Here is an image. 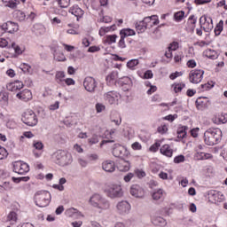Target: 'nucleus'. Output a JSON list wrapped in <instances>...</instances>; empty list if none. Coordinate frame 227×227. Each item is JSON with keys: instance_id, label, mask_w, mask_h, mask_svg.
<instances>
[{"instance_id": "52", "label": "nucleus", "mask_w": 227, "mask_h": 227, "mask_svg": "<svg viewBox=\"0 0 227 227\" xmlns=\"http://www.w3.org/2000/svg\"><path fill=\"white\" fill-rule=\"evenodd\" d=\"M12 48L16 54H22V49H20V46L17 45L15 43H12Z\"/></svg>"}, {"instance_id": "47", "label": "nucleus", "mask_w": 227, "mask_h": 227, "mask_svg": "<svg viewBox=\"0 0 227 227\" xmlns=\"http://www.w3.org/2000/svg\"><path fill=\"white\" fill-rule=\"evenodd\" d=\"M8 157V151L4 147H0V160Z\"/></svg>"}, {"instance_id": "27", "label": "nucleus", "mask_w": 227, "mask_h": 227, "mask_svg": "<svg viewBox=\"0 0 227 227\" xmlns=\"http://www.w3.org/2000/svg\"><path fill=\"white\" fill-rule=\"evenodd\" d=\"M121 36L127 38V36H134L136 35V31L130 28H123L120 32Z\"/></svg>"}, {"instance_id": "21", "label": "nucleus", "mask_w": 227, "mask_h": 227, "mask_svg": "<svg viewBox=\"0 0 227 227\" xmlns=\"http://www.w3.org/2000/svg\"><path fill=\"white\" fill-rule=\"evenodd\" d=\"M124 153H125V147L124 146H121L119 144L114 145V147L113 149L114 157H117L119 159H121V157H123Z\"/></svg>"}, {"instance_id": "43", "label": "nucleus", "mask_w": 227, "mask_h": 227, "mask_svg": "<svg viewBox=\"0 0 227 227\" xmlns=\"http://www.w3.org/2000/svg\"><path fill=\"white\" fill-rule=\"evenodd\" d=\"M33 148H35V150H43V143H42V141H34L33 142Z\"/></svg>"}, {"instance_id": "6", "label": "nucleus", "mask_w": 227, "mask_h": 227, "mask_svg": "<svg viewBox=\"0 0 227 227\" xmlns=\"http://www.w3.org/2000/svg\"><path fill=\"white\" fill-rule=\"evenodd\" d=\"M105 192L108 198L114 200V198H121L123 196V190L120 184H111L106 190Z\"/></svg>"}, {"instance_id": "28", "label": "nucleus", "mask_w": 227, "mask_h": 227, "mask_svg": "<svg viewBox=\"0 0 227 227\" xmlns=\"http://www.w3.org/2000/svg\"><path fill=\"white\" fill-rule=\"evenodd\" d=\"M13 17L20 20V22H23L26 20V13L20 10H17L13 12Z\"/></svg>"}, {"instance_id": "36", "label": "nucleus", "mask_w": 227, "mask_h": 227, "mask_svg": "<svg viewBox=\"0 0 227 227\" xmlns=\"http://www.w3.org/2000/svg\"><path fill=\"white\" fill-rule=\"evenodd\" d=\"M184 17H185V12L180 11L174 14V19L176 20V22H180V20H184Z\"/></svg>"}, {"instance_id": "57", "label": "nucleus", "mask_w": 227, "mask_h": 227, "mask_svg": "<svg viewBox=\"0 0 227 227\" xmlns=\"http://www.w3.org/2000/svg\"><path fill=\"white\" fill-rule=\"evenodd\" d=\"M118 47H120V49H125V47H127V45L125 44V37H123L122 35H121V39L118 43Z\"/></svg>"}, {"instance_id": "7", "label": "nucleus", "mask_w": 227, "mask_h": 227, "mask_svg": "<svg viewBox=\"0 0 227 227\" xmlns=\"http://www.w3.org/2000/svg\"><path fill=\"white\" fill-rule=\"evenodd\" d=\"M200 25L205 33H210V31L214 29V20L211 17L207 15H203L200 18Z\"/></svg>"}, {"instance_id": "56", "label": "nucleus", "mask_w": 227, "mask_h": 227, "mask_svg": "<svg viewBox=\"0 0 227 227\" xmlns=\"http://www.w3.org/2000/svg\"><path fill=\"white\" fill-rule=\"evenodd\" d=\"M181 75H184V74L182 72L176 71V73H172L169 75V79H171L172 81H175V79H176V77H181Z\"/></svg>"}, {"instance_id": "4", "label": "nucleus", "mask_w": 227, "mask_h": 227, "mask_svg": "<svg viewBox=\"0 0 227 227\" xmlns=\"http://www.w3.org/2000/svg\"><path fill=\"white\" fill-rule=\"evenodd\" d=\"M54 157L55 162L59 164V166H68L74 161L72 154L65 151H58L54 153Z\"/></svg>"}, {"instance_id": "63", "label": "nucleus", "mask_w": 227, "mask_h": 227, "mask_svg": "<svg viewBox=\"0 0 227 227\" xmlns=\"http://www.w3.org/2000/svg\"><path fill=\"white\" fill-rule=\"evenodd\" d=\"M188 68H196V60L194 59H190L186 63Z\"/></svg>"}, {"instance_id": "16", "label": "nucleus", "mask_w": 227, "mask_h": 227, "mask_svg": "<svg viewBox=\"0 0 227 227\" xmlns=\"http://www.w3.org/2000/svg\"><path fill=\"white\" fill-rule=\"evenodd\" d=\"M69 13L76 17L77 20H79V19H82L84 11H82L79 5H73L71 8H69Z\"/></svg>"}, {"instance_id": "50", "label": "nucleus", "mask_w": 227, "mask_h": 227, "mask_svg": "<svg viewBox=\"0 0 227 227\" xmlns=\"http://www.w3.org/2000/svg\"><path fill=\"white\" fill-rule=\"evenodd\" d=\"M75 212H77L76 208L71 207L69 209L66 210V215H67V217H74Z\"/></svg>"}, {"instance_id": "10", "label": "nucleus", "mask_w": 227, "mask_h": 227, "mask_svg": "<svg viewBox=\"0 0 227 227\" xmlns=\"http://www.w3.org/2000/svg\"><path fill=\"white\" fill-rule=\"evenodd\" d=\"M98 85V83H97V80L90 76H87L83 81V86L89 93H95V90H97Z\"/></svg>"}, {"instance_id": "64", "label": "nucleus", "mask_w": 227, "mask_h": 227, "mask_svg": "<svg viewBox=\"0 0 227 227\" xmlns=\"http://www.w3.org/2000/svg\"><path fill=\"white\" fill-rule=\"evenodd\" d=\"M134 178V174L132 173H128L126 176H124V182L129 183Z\"/></svg>"}, {"instance_id": "12", "label": "nucleus", "mask_w": 227, "mask_h": 227, "mask_svg": "<svg viewBox=\"0 0 227 227\" xmlns=\"http://www.w3.org/2000/svg\"><path fill=\"white\" fill-rule=\"evenodd\" d=\"M116 208L121 215H125V214L130 212V204L127 200H121V202H118Z\"/></svg>"}, {"instance_id": "31", "label": "nucleus", "mask_w": 227, "mask_h": 227, "mask_svg": "<svg viewBox=\"0 0 227 227\" xmlns=\"http://www.w3.org/2000/svg\"><path fill=\"white\" fill-rule=\"evenodd\" d=\"M187 126H182L177 129V137L179 139H184L187 136Z\"/></svg>"}, {"instance_id": "2", "label": "nucleus", "mask_w": 227, "mask_h": 227, "mask_svg": "<svg viewBox=\"0 0 227 227\" xmlns=\"http://www.w3.org/2000/svg\"><path fill=\"white\" fill-rule=\"evenodd\" d=\"M89 203L94 208H98V210H101V211L109 210V208H111V203L107 200V199L97 193L90 196L89 200Z\"/></svg>"}, {"instance_id": "38", "label": "nucleus", "mask_w": 227, "mask_h": 227, "mask_svg": "<svg viewBox=\"0 0 227 227\" xmlns=\"http://www.w3.org/2000/svg\"><path fill=\"white\" fill-rule=\"evenodd\" d=\"M114 27H115V26H111V27H102L100 29H99V35L100 36H104V35H106V33H109V31L111 29H114Z\"/></svg>"}, {"instance_id": "40", "label": "nucleus", "mask_w": 227, "mask_h": 227, "mask_svg": "<svg viewBox=\"0 0 227 227\" xmlns=\"http://www.w3.org/2000/svg\"><path fill=\"white\" fill-rule=\"evenodd\" d=\"M172 86L174 88L175 93H180V91H182V90H184L185 83H175Z\"/></svg>"}, {"instance_id": "33", "label": "nucleus", "mask_w": 227, "mask_h": 227, "mask_svg": "<svg viewBox=\"0 0 227 227\" xmlns=\"http://www.w3.org/2000/svg\"><path fill=\"white\" fill-rule=\"evenodd\" d=\"M147 27H148L146 26V24H145V22L143 21H139L136 23V29L137 33H145Z\"/></svg>"}, {"instance_id": "22", "label": "nucleus", "mask_w": 227, "mask_h": 227, "mask_svg": "<svg viewBox=\"0 0 227 227\" xmlns=\"http://www.w3.org/2000/svg\"><path fill=\"white\" fill-rule=\"evenodd\" d=\"M117 169L120 171H129V169H130V162L124 159L119 160L117 163Z\"/></svg>"}, {"instance_id": "24", "label": "nucleus", "mask_w": 227, "mask_h": 227, "mask_svg": "<svg viewBox=\"0 0 227 227\" xmlns=\"http://www.w3.org/2000/svg\"><path fill=\"white\" fill-rule=\"evenodd\" d=\"M116 79H118V71H113L106 78L107 85L113 86V84H115Z\"/></svg>"}, {"instance_id": "32", "label": "nucleus", "mask_w": 227, "mask_h": 227, "mask_svg": "<svg viewBox=\"0 0 227 227\" xmlns=\"http://www.w3.org/2000/svg\"><path fill=\"white\" fill-rule=\"evenodd\" d=\"M55 81L58 84H61L65 81V72L58 71L55 74Z\"/></svg>"}, {"instance_id": "46", "label": "nucleus", "mask_w": 227, "mask_h": 227, "mask_svg": "<svg viewBox=\"0 0 227 227\" xmlns=\"http://www.w3.org/2000/svg\"><path fill=\"white\" fill-rule=\"evenodd\" d=\"M7 219L8 221H13V223H17V213L15 211L10 212Z\"/></svg>"}, {"instance_id": "14", "label": "nucleus", "mask_w": 227, "mask_h": 227, "mask_svg": "<svg viewBox=\"0 0 227 227\" xmlns=\"http://www.w3.org/2000/svg\"><path fill=\"white\" fill-rule=\"evenodd\" d=\"M16 97L20 100H23V102H29V100L33 98V94L31 93V90L25 89L24 90L19 92Z\"/></svg>"}, {"instance_id": "29", "label": "nucleus", "mask_w": 227, "mask_h": 227, "mask_svg": "<svg viewBox=\"0 0 227 227\" xmlns=\"http://www.w3.org/2000/svg\"><path fill=\"white\" fill-rule=\"evenodd\" d=\"M8 8L15 9L19 4V0H2Z\"/></svg>"}, {"instance_id": "26", "label": "nucleus", "mask_w": 227, "mask_h": 227, "mask_svg": "<svg viewBox=\"0 0 227 227\" xmlns=\"http://www.w3.org/2000/svg\"><path fill=\"white\" fill-rule=\"evenodd\" d=\"M195 159H197V160H207V159H212V155L207 153L198 152L195 154Z\"/></svg>"}, {"instance_id": "61", "label": "nucleus", "mask_w": 227, "mask_h": 227, "mask_svg": "<svg viewBox=\"0 0 227 227\" xmlns=\"http://www.w3.org/2000/svg\"><path fill=\"white\" fill-rule=\"evenodd\" d=\"M78 163L81 166V168H86V166H88V160H84L83 158H79Z\"/></svg>"}, {"instance_id": "45", "label": "nucleus", "mask_w": 227, "mask_h": 227, "mask_svg": "<svg viewBox=\"0 0 227 227\" xmlns=\"http://www.w3.org/2000/svg\"><path fill=\"white\" fill-rule=\"evenodd\" d=\"M29 180V176H23V177H12V181L15 184H20V182H27Z\"/></svg>"}, {"instance_id": "54", "label": "nucleus", "mask_w": 227, "mask_h": 227, "mask_svg": "<svg viewBox=\"0 0 227 227\" xmlns=\"http://www.w3.org/2000/svg\"><path fill=\"white\" fill-rule=\"evenodd\" d=\"M179 44L178 42H173L169 44V46L168 47V51H176V49H178Z\"/></svg>"}, {"instance_id": "51", "label": "nucleus", "mask_w": 227, "mask_h": 227, "mask_svg": "<svg viewBox=\"0 0 227 227\" xmlns=\"http://www.w3.org/2000/svg\"><path fill=\"white\" fill-rule=\"evenodd\" d=\"M157 131L161 135L166 134V132H168V126L166 124L160 125L158 127Z\"/></svg>"}, {"instance_id": "34", "label": "nucleus", "mask_w": 227, "mask_h": 227, "mask_svg": "<svg viewBox=\"0 0 227 227\" xmlns=\"http://www.w3.org/2000/svg\"><path fill=\"white\" fill-rule=\"evenodd\" d=\"M223 26H224V21L221 20L215 27V36H219L221 33H223Z\"/></svg>"}, {"instance_id": "41", "label": "nucleus", "mask_w": 227, "mask_h": 227, "mask_svg": "<svg viewBox=\"0 0 227 227\" xmlns=\"http://www.w3.org/2000/svg\"><path fill=\"white\" fill-rule=\"evenodd\" d=\"M117 38H118V35H107L106 42V43L111 45V43H116Z\"/></svg>"}, {"instance_id": "59", "label": "nucleus", "mask_w": 227, "mask_h": 227, "mask_svg": "<svg viewBox=\"0 0 227 227\" xmlns=\"http://www.w3.org/2000/svg\"><path fill=\"white\" fill-rule=\"evenodd\" d=\"M183 58H184V53L179 52L178 54H176L174 57L175 63H180Z\"/></svg>"}, {"instance_id": "53", "label": "nucleus", "mask_w": 227, "mask_h": 227, "mask_svg": "<svg viewBox=\"0 0 227 227\" xmlns=\"http://www.w3.org/2000/svg\"><path fill=\"white\" fill-rule=\"evenodd\" d=\"M87 160H89V162H91L93 160H98V154H96V153L88 154Z\"/></svg>"}, {"instance_id": "39", "label": "nucleus", "mask_w": 227, "mask_h": 227, "mask_svg": "<svg viewBox=\"0 0 227 227\" xmlns=\"http://www.w3.org/2000/svg\"><path fill=\"white\" fill-rule=\"evenodd\" d=\"M137 65H139V59H131L127 63L128 68H130L131 70L134 68V67H137Z\"/></svg>"}, {"instance_id": "15", "label": "nucleus", "mask_w": 227, "mask_h": 227, "mask_svg": "<svg viewBox=\"0 0 227 227\" xmlns=\"http://www.w3.org/2000/svg\"><path fill=\"white\" fill-rule=\"evenodd\" d=\"M142 22H144L147 27H153V26H157V24H159V19H157V16L153 15L144 18Z\"/></svg>"}, {"instance_id": "19", "label": "nucleus", "mask_w": 227, "mask_h": 227, "mask_svg": "<svg viewBox=\"0 0 227 227\" xmlns=\"http://www.w3.org/2000/svg\"><path fill=\"white\" fill-rule=\"evenodd\" d=\"M106 102H107L110 105L114 104L116 102V99L118 98V93L115 91H108L104 95Z\"/></svg>"}, {"instance_id": "37", "label": "nucleus", "mask_w": 227, "mask_h": 227, "mask_svg": "<svg viewBox=\"0 0 227 227\" xmlns=\"http://www.w3.org/2000/svg\"><path fill=\"white\" fill-rule=\"evenodd\" d=\"M196 22H198L196 17L194 15H191L188 19V23L192 26V31H194V28L196 27Z\"/></svg>"}, {"instance_id": "3", "label": "nucleus", "mask_w": 227, "mask_h": 227, "mask_svg": "<svg viewBox=\"0 0 227 227\" xmlns=\"http://www.w3.org/2000/svg\"><path fill=\"white\" fill-rule=\"evenodd\" d=\"M51 198V192L48 191H38L35 194V203L37 207L43 208L49 207Z\"/></svg>"}, {"instance_id": "17", "label": "nucleus", "mask_w": 227, "mask_h": 227, "mask_svg": "<svg viewBox=\"0 0 227 227\" xmlns=\"http://www.w3.org/2000/svg\"><path fill=\"white\" fill-rule=\"evenodd\" d=\"M23 88L24 83L19 80L7 84L8 91H18V90H22Z\"/></svg>"}, {"instance_id": "8", "label": "nucleus", "mask_w": 227, "mask_h": 227, "mask_svg": "<svg viewBox=\"0 0 227 227\" xmlns=\"http://www.w3.org/2000/svg\"><path fill=\"white\" fill-rule=\"evenodd\" d=\"M204 74L205 71L201 69L192 70L189 74L190 82H192V84H200V82L203 81Z\"/></svg>"}, {"instance_id": "11", "label": "nucleus", "mask_w": 227, "mask_h": 227, "mask_svg": "<svg viewBox=\"0 0 227 227\" xmlns=\"http://www.w3.org/2000/svg\"><path fill=\"white\" fill-rule=\"evenodd\" d=\"M1 30L4 31V33H16L19 31V25L12 21H7L0 26Z\"/></svg>"}, {"instance_id": "58", "label": "nucleus", "mask_w": 227, "mask_h": 227, "mask_svg": "<svg viewBox=\"0 0 227 227\" xmlns=\"http://www.w3.org/2000/svg\"><path fill=\"white\" fill-rule=\"evenodd\" d=\"M135 174L138 178H145V176H146V173L141 169L136 170Z\"/></svg>"}, {"instance_id": "5", "label": "nucleus", "mask_w": 227, "mask_h": 227, "mask_svg": "<svg viewBox=\"0 0 227 227\" xmlns=\"http://www.w3.org/2000/svg\"><path fill=\"white\" fill-rule=\"evenodd\" d=\"M21 121L28 127H35L38 125V117L33 110H27L21 114Z\"/></svg>"}, {"instance_id": "55", "label": "nucleus", "mask_w": 227, "mask_h": 227, "mask_svg": "<svg viewBox=\"0 0 227 227\" xmlns=\"http://www.w3.org/2000/svg\"><path fill=\"white\" fill-rule=\"evenodd\" d=\"M212 88H214V84H210V82L201 85L202 91H207L208 90H212Z\"/></svg>"}, {"instance_id": "9", "label": "nucleus", "mask_w": 227, "mask_h": 227, "mask_svg": "<svg viewBox=\"0 0 227 227\" xmlns=\"http://www.w3.org/2000/svg\"><path fill=\"white\" fill-rule=\"evenodd\" d=\"M13 171L18 173V175H26L29 173V165L24 161H14L13 162Z\"/></svg>"}, {"instance_id": "35", "label": "nucleus", "mask_w": 227, "mask_h": 227, "mask_svg": "<svg viewBox=\"0 0 227 227\" xmlns=\"http://www.w3.org/2000/svg\"><path fill=\"white\" fill-rule=\"evenodd\" d=\"M0 102L3 104V106H8V100L10 97L8 96V92H2L0 94Z\"/></svg>"}, {"instance_id": "20", "label": "nucleus", "mask_w": 227, "mask_h": 227, "mask_svg": "<svg viewBox=\"0 0 227 227\" xmlns=\"http://www.w3.org/2000/svg\"><path fill=\"white\" fill-rule=\"evenodd\" d=\"M102 168L106 173H114V171L116 169V165L113 160H106L103 162Z\"/></svg>"}, {"instance_id": "18", "label": "nucleus", "mask_w": 227, "mask_h": 227, "mask_svg": "<svg viewBox=\"0 0 227 227\" xmlns=\"http://www.w3.org/2000/svg\"><path fill=\"white\" fill-rule=\"evenodd\" d=\"M51 49L53 51V59L55 61H67L65 54H63V52H58V45L51 46Z\"/></svg>"}, {"instance_id": "44", "label": "nucleus", "mask_w": 227, "mask_h": 227, "mask_svg": "<svg viewBox=\"0 0 227 227\" xmlns=\"http://www.w3.org/2000/svg\"><path fill=\"white\" fill-rule=\"evenodd\" d=\"M57 2L60 8H68L70 5V0H57Z\"/></svg>"}, {"instance_id": "23", "label": "nucleus", "mask_w": 227, "mask_h": 227, "mask_svg": "<svg viewBox=\"0 0 227 227\" xmlns=\"http://www.w3.org/2000/svg\"><path fill=\"white\" fill-rule=\"evenodd\" d=\"M151 221L154 226H166L168 224V222L162 216L153 215Z\"/></svg>"}, {"instance_id": "60", "label": "nucleus", "mask_w": 227, "mask_h": 227, "mask_svg": "<svg viewBox=\"0 0 227 227\" xmlns=\"http://www.w3.org/2000/svg\"><path fill=\"white\" fill-rule=\"evenodd\" d=\"M160 147V144L159 142H156L154 145H153L149 148V150H150V152L155 153V152H157V150H159Z\"/></svg>"}, {"instance_id": "48", "label": "nucleus", "mask_w": 227, "mask_h": 227, "mask_svg": "<svg viewBox=\"0 0 227 227\" xmlns=\"http://www.w3.org/2000/svg\"><path fill=\"white\" fill-rule=\"evenodd\" d=\"M175 164H180L182 162H185V156L184 155H178L174 158Z\"/></svg>"}, {"instance_id": "42", "label": "nucleus", "mask_w": 227, "mask_h": 227, "mask_svg": "<svg viewBox=\"0 0 227 227\" xmlns=\"http://www.w3.org/2000/svg\"><path fill=\"white\" fill-rule=\"evenodd\" d=\"M20 68L24 74H31V66L28 64H21Z\"/></svg>"}, {"instance_id": "62", "label": "nucleus", "mask_w": 227, "mask_h": 227, "mask_svg": "<svg viewBox=\"0 0 227 227\" xmlns=\"http://www.w3.org/2000/svg\"><path fill=\"white\" fill-rule=\"evenodd\" d=\"M106 109V106L102 105L101 103L96 104V111L97 113H102Z\"/></svg>"}, {"instance_id": "25", "label": "nucleus", "mask_w": 227, "mask_h": 227, "mask_svg": "<svg viewBox=\"0 0 227 227\" xmlns=\"http://www.w3.org/2000/svg\"><path fill=\"white\" fill-rule=\"evenodd\" d=\"M160 152L162 155H165V157H173V149H171L169 145H162L160 149Z\"/></svg>"}, {"instance_id": "49", "label": "nucleus", "mask_w": 227, "mask_h": 227, "mask_svg": "<svg viewBox=\"0 0 227 227\" xmlns=\"http://www.w3.org/2000/svg\"><path fill=\"white\" fill-rule=\"evenodd\" d=\"M176 118H178V114H168L167 116H165L163 118V120H167V121H175V120H176Z\"/></svg>"}, {"instance_id": "30", "label": "nucleus", "mask_w": 227, "mask_h": 227, "mask_svg": "<svg viewBox=\"0 0 227 227\" xmlns=\"http://www.w3.org/2000/svg\"><path fill=\"white\" fill-rule=\"evenodd\" d=\"M162 196H164V190L162 189H158L152 193V198L155 201H158V200H161Z\"/></svg>"}, {"instance_id": "1", "label": "nucleus", "mask_w": 227, "mask_h": 227, "mask_svg": "<svg viewBox=\"0 0 227 227\" xmlns=\"http://www.w3.org/2000/svg\"><path fill=\"white\" fill-rule=\"evenodd\" d=\"M223 131L219 128H210L204 133V142L207 146H214L221 141Z\"/></svg>"}, {"instance_id": "13", "label": "nucleus", "mask_w": 227, "mask_h": 227, "mask_svg": "<svg viewBox=\"0 0 227 227\" xmlns=\"http://www.w3.org/2000/svg\"><path fill=\"white\" fill-rule=\"evenodd\" d=\"M130 194L134 198H145V190L137 184H133L130 187Z\"/></svg>"}]
</instances>
